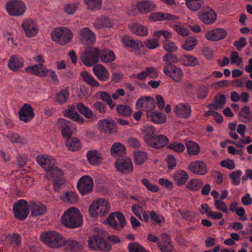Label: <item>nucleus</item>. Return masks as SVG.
Listing matches in <instances>:
<instances>
[{"label": "nucleus", "instance_id": "nucleus-1", "mask_svg": "<svg viewBox=\"0 0 252 252\" xmlns=\"http://www.w3.org/2000/svg\"><path fill=\"white\" fill-rule=\"evenodd\" d=\"M62 222L66 227L74 228L83 223V218L77 208L71 207L68 208L62 217Z\"/></svg>", "mask_w": 252, "mask_h": 252}, {"label": "nucleus", "instance_id": "nucleus-2", "mask_svg": "<svg viewBox=\"0 0 252 252\" xmlns=\"http://www.w3.org/2000/svg\"><path fill=\"white\" fill-rule=\"evenodd\" d=\"M40 239L48 247L52 249H58L64 246V238L56 231L43 232L40 235Z\"/></svg>", "mask_w": 252, "mask_h": 252}, {"label": "nucleus", "instance_id": "nucleus-3", "mask_svg": "<svg viewBox=\"0 0 252 252\" xmlns=\"http://www.w3.org/2000/svg\"><path fill=\"white\" fill-rule=\"evenodd\" d=\"M73 36V34L71 31L66 27L56 28L51 33L52 39L62 46L70 43Z\"/></svg>", "mask_w": 252, "mask_h": 252}, {"label": "nucleus", "instance_id": "nucleus-4", "mask_svg": "<svg viewBox=\"0 0 252 252\" xmlns=\"http://www.w3.org/2000/svg\"><path fill=\"white\" fill-rule=\"evenodd\" d=\"M110 210V205L108 201L102 198L94 200L89 206V213L93 217H103Z\"/></svg>", "mask_w": 252, "mask_h": 252}, {"label": "nucleus", "instance_id": "nucleus-5", "mask_svg": "<svg viewBox=\"0 0 252 252\" xmlns=\"http://www.w3.org/2000/svg\"><path fill=\"white\" fill-rule=\"evenodd\" d=\"M36 160L40 166L48 172L45 177L48 180L53 176V171L56 169H59L56 167V159L52 156L41 154L36 157Z\"/></svg>", "mask_w": 252, "mask_h": 252}, {"label": "nucleus", "instance_id": "nucleus-6", "mask_svg": "<svg viewBox=\"0 0 252 252\" xmlns=\"http://www.w3.org/2000/svg\"><path fill=\"white\" fill-rule=\"evenodd\" d=\"M5 10L11 17H19L26 12L27 6L22 0H8L5 3Z\"/></svg>", "mask_w": 252, "mask_h": 252}, {"label": "nucleus", "instance_id": "nucleus-7", "mask_svg": "<svg viewBox=\"0 0 252 252\" xmlns=\"http://www.w3.org/2000/svg\"><path fill=\"white\" fill-rule=\"evenodd\" d=\"M99 50L94 47H88L82 54L80 58L82 63L87 66H90L99 61Z\"/></svg>", "mask_w": 252, "mask_h": 252}, {"label": "nucleus", "instance_id": "nucleus-8", "mask_svg": "<svg viewBox=\"0 0 252 252\" xmlns=\"http://www.w3.org/2000/svg\"><path fill=\"white\" fill-rule=\"evenodd\" d=\"M89 248L91 250L108 252L111 249V246L101 236H92L88 240Z\"/></svg>", "mask_w": 252, "mask_h": 252}, {"label": "nucleus", "instance_id": "nucleus-9", "mask_svg": "<svg viewBox=\"0 0 252 252\" xmlns=\"http://www.w3.org/2000/svg\"><path fill=\"white\" fill-rule=\"evenodd\" d=\"M26 36L28 37L35 36L39 31L36 22L32 19L24 20L21 25Z\"/></svg>", "mask_w": 252, "mask_h": 252}, {"label": "nucleus", "instance_id": "nucleus-10", "mask_svg": "<svg viewBox=\"0 0 252 252\" xmlns=\"http://www.w3.org/2000/svg\"><path fill=\"white\" fill-rule=\"evenodd\" d=\"M14 216L17 219L23 220L29 213V207L27 202L24 200H20L13 206Z\"/></svg>", "mask_w": 252, "mask_h": 252}, {"label": "nucleus", "instance_id": "nucleus-11", "mask_svg": "<svg viewBox=\"0 0 252 252\" xmlns=\"http://www.w3.org/2000/svg\"><path fill=\"white\" fill-rule=\"evenodd\" d=\"M115 166L117 170L123 174H129L133 170V163L129 158L117 159Z\"/></svg>", "mask_w": 252, "mask_h": 252}, {"label": "nucleus", "instance_id": "nucleus-12", "mask_svg": "<svg viewBox=\"0 0 252 252\" xmlns=\"http://www.w3.org/2000/svg\"><path fill=\"white\" fill-rule=\"evenodd\" d=\"M77 188L82 195L89 193L92 191L93 188L92 179L88 176H83L78 181Z\"/></svg>", "mask_w": 252, "mask_h": 252}, {"label": "nucleus", "instance_id": "nucleus-13", "mask_svg": "<svg viewBox=\"0 0 252 252\" xmlns=\"http://www.w3.org/2000/svg\"><path fill=\"white\" fill-rule=\"evenodd\" d=\"M136 106L138 108H143L147 113L152 112L156 107V101L152 97L145 96L138 99Z\"/></svg>", "mask_w": 252, "mask_h": 252}, {"label": "nucleus", "instance_id": "nucleus-14", "mask_svg": "<svg viewBox=\"0 0 252 252\" xmlns=\"http://www.w3.org/2000/svg\"><path fill=\"white\" fill-rule=\"evenodd\" d=\"M168 142L169 139L166 136L162 134H159L158 135H155L153 136L146 143L148 145L152 148L159 149L166 146Z\"/></svg>", "mask_w": 252, "mask_h": 252}, {"label": "nucleus", "instance_id": "nucleus-15", "mask_svg": "<svg viewBox=\"0 0 252 252\" xmlns=\"http://www.w3.org/2000/svg\"><path fill=\"white\" fill-rule=\"evenodd\" d=\"M78 38L83 44H89L95 41L94 33L89 28H84L78 32Z\"/></svg>", "mask_w": 252, "mask_h": 252}, {"label": "nucleus", "instance_id": "nucleus-16", "mask_svg": "<svg viewBox=\"0 0 252 252\" xmlns=\"http://www.w3.org/2000/svg\"><path fill=\"white\" fill-rule=\"evenodd\" d=\"M227 35L226 31L222 28L215 29L207 31L205 37L211 41H216L224 39Z\"/></svg>", "mask_w": 252, "mask_h": 252}, {"label": "nucleus", "instance_id": "nucleus-17", "mask_svg": "<svg viewBox=\"0 0 252 252\" xmlns=\"http://www.w3.org/2000/svg\"><path fill=\"white\" fill-rule=\"evenodd\" d=\"M174 112L177 117L180 118L187 119L191 115V106L187 103H179L175 107Z\"/></svg>", "mask_w": 252, "mask_h": 252}, {"label": "nucleus", "instance_id": "nucleus-18", "mask_svg": "<svg viewBox=\"0 0 252 252\" xmlns=\"http://www.w3.org/2000/svg\"><path fill=\"white\" fill-rule=\"evenodd\" d=\"M198 17L202 22L208 25L214 23L217 19L216 13L209 7L206 11L199 12Z\"/></svg>", "mask_w": 252, "mask_h": 252}, {"label": "nucleus", "instance_id": "nucleus-19", "mask_svg": "<svg viewBox=\"0 0 252 252\" xmlns=\"http://www.w3.org/2000/svg\"><path fill=\"white\" fill-rule=\"evenodd\" d=\"M34 110L31 105L25 104L20 109L19 115L20 119L25 123L31 120L34 116Z\"/></svg>", "mask_w": 252, "mask_h": 252}, {"label": "nucleus", "instance_id": "nucleus-20", "mask_svg": "<svg viewBox=\"0 0 252 252\" xmlns=\"http://www.w3.org/2000/svg\"><path fill=\"white\" fill-rule=\"evenodd\" d=\"M57 126L61 129L62 135L66 139L71 137L72 131L71 129V123L70 121L64 119H60L57 122Z\"/></svg>", "mask_w": 252, "mask_h": 252}, {"label": "nucleus", "instance_id": "nucleus-21", "mask_svg": "<svg viewBox=\"0 0 252 252\" xmlns=\"http://www.w3.org/2000/svg\"><path fill=\"white\" fill-rule=\"evenodd\" d=\"M157 245L160 250L162 252H172L174 249L171 238L166 234H162L161 240L158 243Z\"/></svg>", "mask_w": 252, "mask_h": 252}, {"label": "nucleus", "instance_id": "nucleus-22", "mask_svg": "<svg viewBox=\"0 0 252 252\" xmlns=\"http://www.w3.org/2000/svg\"><path fill=\"white\" fill-rule=\"evenodd\" d=\"M188 169L191 172L200 175H204L207 172L206 163L199 160L191 162L188 166Z\"/></svg>", "mask_w": 252, "mask_h": 252}, {"label": "nucleus", "instance_id": "nucleus-23", "mask_svg": "<svg viewBox=\"0 0 252 252\" xmlns=\"http://www.w3.org/2000/svg\"><path fill=\"white\" fill-rule=\"evenodd\" d=\"M98 129L107 133H112L116 132V128L113 120L103 119L98 123Z\"/></svg>", "mask_w": 252, "mask_h": 252}, {"label": "nucleus", "instance_id": "nucleus-24", "mask_svg": "<svg viewBox=\"0 0 252 252\" xmlns=\"http://www.w3.org/2000/svg\"><path fill=\"white\" fill-rule=\"evenodd\" d=\"M53 176L50 179H53V186L55 190L59 191L63 186L65 180L63 177V172L60 169H56L53 171Z\"/></svg>", "mask_w": 252, "mask_h": 252}, {"label": "nucleus", "instance_id": "nucleus-25", "mask_svg": "<svg viewBox=\"0 0 252 252\" xmlns=\"http://www.w3.org/2000/svg\"><path fill=\"white\" fill-rule=\"evenodd\" d=\"M23 59L16 55L11 56L8 62L9 68L14 72L20 70L23 68Z\"/></svg>", "mask_w": 252, "mask_h": 252}, {"label": "nucleus", "instance_id": "nucleus-26", "mask_svg": "<svg viewBox=\"0 0 252 252\" xmlns=\"http://www.w3.org/2000/svg\"><path fill=\"white\" fill-rule=\"evenodd\" d=\"M130 32L137 35L146 36L148 34V30L147 27L138 23H133L128 25Z\"/></svg>", "mask_w": 252, "mask_h": 252}, {"label": "nucleus", "instance_id": "nucleus-27", "mask_svg": "<svg viewBox=\"0 0 252 252\" xmlns=\"http://www.w3.org/2000/svg\"><path fill=\"white\" fill-rule=\"evenodd\" d=\"M93 72L96 77L101 81H107L109 77L107 69L100 64L94 65L93 68Z\"/></svg>", "mask_w": 252, "mask_h": 252}, {"label": "nucleus", "instance_id": "nucleus-28", "mask_svg": "<svg viewBox=\"0 0 252 252\" xmlns=\"http://www.w3.org/2000/svg\"><path fill=\"white\" fill-rule=\"evenodd\" d=\"M149 19L154 21H160L164 20L176 21L179 20V17L170 13L156 12L151 14L149 16Z\"/></svg>", "mask_w": 252, "mask_h": 252}, {"label": "nucleus", "instance_id": "nucleus-29", "mask_svg": "<svg viewBox=\"0 0 252 252\" xmlns=\"http://www.w3.org/2000/svg\"><path fill=\"white\" fill-rule=\"evenodd\" d=\"M86 156L89 162L91 165H98L103 160L102 154L96 150L89 151Z\"/></svg>", "mask_w": 252, "mask_h": 252}, {"label": "nucleus", "instance_id": "nucleus-30", "mask_svg": "<svg viewBox=\"0 0 252 252\" xmlns=\"http://www.w3.org/2000/svg\"><path fill=\"white\" fill-rule=\"evenodd\" d=\"M26 72L40 77H44L47 70L43 64L29 66L25 68Z\"/></svg>", "mask_w": 252, "mask_h": 252}, {"label": "nucleus", "instance_id": "nucleus-31", "mask_svg": "<svg viewBox=\"0 0 252 252\" xmlns=\"http://www.w3.org/2000/svg\"><path fill=\"white\" fill-rule=\"evenodd\" d=\"M29 207L31 209V216L34 217L41 216L47 211V208L44 205L34 201L30 202Z\"/></svg>", "mask_w": 252, "mask_h": 252}, {"label": "nucleus", "instance_id": "nucleus-32", "mask_svg": "<svg viewBox=\"0 0 252 252\" xmlns=\"http://www.w3.org/2000/svg\"><path fill=\"white\" fill-rule=\"evenodd\" d=\"M134 78H136L139 80H142L146 78L148 76H150L152 78H156L158 76L157 71L154 67H148L146 69L137 73L133 75Z\"/></svg>", "mask_w": 252, "mask_h": 252}, {"label": "nucleus", "instance_id": "nucleus-33", "mask_svg": "<svg viewBox=\"0 0 252 252\" xmlns=\"http://www.w3.org/2000/svg\"><path fill=\"white\" fill-rule=\"evenodd\" d=\"M137 8L140 13L146 14L155 10L156 8V5L151 1L145 0L138 2Z\"/></svg>", "mask_w": 252, "mask_h": 252}, {"label": "nucleus", "instance_id": "nucleus-34", "mask_svg": "<svg viewBox=\"0 0 252 252\" xmlns=\"http://www.w3.org/2000/svg\"><path fill=\"white\" fill-rule=\"evenodd\" d=\"M186 6L191 11L196 12L205 7L204 0H185Z\"/></svg>", "mask_w": 252, "mask_h": 252}, {"label": "nucleus", "instance_id": "nucleus-35", "mask_svg": "<svg viewBox=\"0 0 252 252\" xmlns=\"http://www.w3.org/2000/svg\"><path fill=\"white\" fill-rule=\"evenodd\" d=\"M110 153L115 158L122 157L126 153L125 147L119 142L114 143L111 147Z\"/></svg>", "mask_w": 252, "mask_h": 252}, {"label": "nucleus", "instance_id": "nucleus-36", "mask_svg": "<svg viewBox=\"0 0 252 252\" xmlns=\"http://www.w3.org/2000/svg\"><path fill=\"white\" fill-rule=\"evenodd\" d=\"M147 117L152 122L161 124L166 122V116L162 113L149 112L147 113Z\"/></svg>", "mask_w": 252, "mask_h": 252}, {"label": "nucleus", "instance_id": "nucleus-37", "mask_svg": "<svg viewBox=\"0 0 252 252\" xmlns=\"http://www.w3.org/2000/svg\"><path fill=\"white\" fill-rule=\"evenodd\" d=\"M123 41L126 46L136 50H140L141 48L143 47V44L141 40H134L130 36H124Z\"/></svg>", "mask_w": 252, "mask_h": 252}, {"label": "nucleus", "instance_id": "nucleus-38", "mask_svg": "<svg viewBox=\"0 0 252 252\" xmlns=\"http://www.w3.org/2000/svg\"><path fill=\"white\" fill-rule=\"evenodd\" d=\"M65 143L68 149L72 152L78 151L81 147L80 141L76 137L71 136L66 139Z\"/></svg>", "mask_w": 252, "mask_h": 252}, {"label": "nucleus", "instance_id": "nucleus-39", "mask_svg": "<svg viewBox=\"0 0 252 252\" xmlns=\"http://www.w3.org/2000/svg\"><path fill=\"white\" fill-rule=\"evenodd\" d=\"M179 62L185 66H195L198 61L196 57L189 55H183L181 57Z\"/></svg>", "mask_w": 252, "mask_h": 252}, {"label": "nucleus", "instance_id": "nucleus-40", "mask_svg": "<svg viewBox=\"0 0 252 252\" xmlns=\"http://www.w3.org/2000/svg\"><path fill=\"white\" fill-rule=\"evenodd\" d=\"M94 26L97 29L104 27L109 28L113 25L112 20L107 17H101L95 19L94 23Z\"/></svg>", "mask_w": 252, "mask_h": 252}, {"label": "nucleus", "instance_id": "nucleus-41", "mask_svg": "<svg viewBox=\"0 0 252 252\" xmlns=\"http://www.w3.org/2000/svg\"><path fill=\"white\" fill-rule=\"evenodd\" d=\"M226 102L225 96L223 94H217L215 98V102L208 105V107L216 110L222 108Z\"/></svg>", "mask_w": 252, "mask_h": 252}, {"label": "nucleus", "instance_id": "nucleus-42", "mask_svg": "<svg viewBox=\"0 0 252 252\" xmlns=\"http://www.w3.org/2000/svg\"><path fill=\"white\" fill-rule=\"evenodd\" d=\"M174 178L178 186L184 185L187 181L189 176L187 173L184 170H178L174 174Z\"/></svg>", "mask_w": 252, "mask_h": 252}, {"label": "nucleus", "instance_id": "nucleus-43", "mask_svg": "<svg viewBox=\"0 0 252 252\" xmlns=\"http://www.w3.org/2000/svg\"><path fill=\"white\" fill-rule=\"evenodd\" d=\"M61 199L64 202L73 204L78 200L77 195L73 191H66L61 196Z\"/></svg>", "mask_w": 252, "mask_h": 252}, {"label": "nucleus", "instance_id": "nucleus-44", "mask_svg": "<svg viewBox=\"0 0 252 252\" xmlns=\"http://www.w3.org/2000/svg\"><path fill=\"white\" fill-rule=\"evenodd\" d=\"M81 76L83 80L91 86L94 87L99 86V83L87 71H82L81 73Z\"/></svg>", "mask_w": 252, "mask_h": 252}, {"label": "nucleus", "instance_id": "nucleus-45", "mask_svg": "<svg viewBox=\"0 0 252 252\" xmlns=\"http://www.w3.org/2000/svg\"><path fill=\"white\" fill-rule=\"evenodd\" d=\"M197 40L195 37L190 36L186 39L182 47L185 50L192 51L197 44Z\"/></svg>", "mask_w": 252, "mask_h": 252}, {"label": "nucleus", "instance_id": "nucleus-46", "mask_svg": "<svg viewBox=\"0 0 252 252\" xmlns=\"http://www.w3.org/2000/svg\"><path fill=\"white\" fill-rule=\"evenodd\" d=\"M99 58L104 63L113 62L115 58V55L112 51L109 49H104L100 52Z\"/></svg>", "mask_w": 252, "mask_h": 252}, {"label": "nucleus", "instance_id": "nucleus-47", "mask_svg": "<svg viewBox=\"0 0 252 252\" xmlns=\"http://www.w3.org/2000/svg\"><path fill=\"white\" fill-rule=\"evenodd\" d=\"M148 159V154L142 151H137L134 153V161L136 165H141Z\"/></svg>", "mask_w": 252, "mask_h": 252}, {"label": "nucleus", "instance_id": "nucleus-48", "mask_svg": "<svg viewBox=\"0 0 252 252\" xmlns=\"http://www.w3.org/2000/svg\"><path fill=\"white\" fill-rule=\"evenodd\" d=\"M116 110L118 114L124 117L130 116L132 113V109L127 105L119 104L116 106Z\"/></svg>", "mask_w": 252, "mask_h": 252}, {"label": "nucleus", "instance_id": "nucleus-49", "mask_svg": "<svg viewBox=\"0 0 252 252\" xmlns=\"http://www.w3.org/2000/svg\"><path fill=\"white\" fill-rule=\"evenodd\" d=\"M97 95H99L100 98L106 102L111 109H113L115 106V104L113 102L110 94L105 91H99L97 93Z\"/></svg>", "mask_w": 252, "mask_h": 252}, {"label": "nucleus", "instance_id": "nucleus-50", "mask_svg": "<svg viewBox=\"0 0 252 252\" xmlns=\"http://www.w3.org/2000/svg\"><path fill=\"white\" fill-rule=\"evenodd\" d=\"M203 185V182L197 179L190 180L186 185L188 189L191 191L199 190Z\"/></svg>", "mask_w": 252, "mask_h": 252}, {"label": "nucleus", "instance_id": "nucleus-51", "mask_svg": "<svg viewBox=\"0 0 252 252\" xmlns=\"http://www.w3.org/2000/svg\"><path fill=\"white\" fill-rule=\"evenodd\" d=\"M141 131L144 134V140L146 143L155 135V129L152 126H145L141 128Z\"/></svg>", "mask_w": 252, "mask_h": 252}, {"label": "nucleus", "instance_id": "nucleus-52", "mask_svg": "<svg viewBox=\"0 0 252 252\" xmlns=\"http://www.w3.org/2000/svg\"><path fill=\"white\" fill-rule=\"evenodd\" d=\"M188 153L189 155H197L199 152L198 145L193 141H189L186 143Z\"/></svg>", "mask_w": 252, "mask_h": 252}, {"label": "nucleus", "instance_id": "nucleus-53", "mask_svg": "<svg viewBox=\"0 0 252 252\" xmlns=\"http://www.w3.org/2000/svg\"><path fill=\"white\" fill-rule=\"evenodd\" d=\"M87 8L91 10L99 9L102 5V0H83Z\"/></svg>", "mask_w": 252, "mask_h": 252}, {"label": "nucleus", "instance_id": "nucleus-54", "mask_svg": "<svg viewBox=\"0 0 252 252\" xmlns=\"http://www.w3.org/2000/svg\"><path fill=\"white\" fill-rule=\"evenodd\" d=\"M78 111L88 119L93 118V114L92 110L82 103H79L77 105Z\"/></svg>", "mask_w": 252, "mask_h": 252}, {"label": "nucleus", "instance_id": "nucleus-55", "mask_svg": "<svg viewBox=\"0 0 252 252\" xmlns=\"http://www.w3.org/2000/svg\"><path fill=\"white\" fill-rule=\"evenodd\" d=\"M65 115L72 120L78 122L80 124H83L84 122V119L77 112L68 109L66 111Z\"/></svg>", "mask_w": 252, "mask_h": 252}, {"label": "nucleus", "instance_id": "nucleus-56", "mask_svg": "<svg viewBox=\"0 0 252 252\" xmlns=\"http://www.w3.org/2000/svg\"><path fill=\"white\" fill-rule=\"evenodd\" d=\"M64 246L66 247V249L71 251H78L80 249V245L79 242L77 241L68 239L65 240L64 242Z\"/></svg>", "mask_w": 252, "mask_h": 252}, {"label": "nucleus", "instance_id": "nucleus-57", "mask_svg": "<svg viewBox=\"0 0 252 252\" xmlns=\"http://www.w3.org/2000/svg\"><path fill=\"white\" fill-rule=\"evenodd\" d=\"M163 47L164 49L168 53L176 52L178 50V47L175 43L168 39H165L163 41Z\"/></svg>", "mask_w": 252, "mask_h": 252}, {"label": "nucleus", "instance_id": "nucleus-58", "mask_svg": "<svg viewBox=\"0 0 252 252\" xmlns=\"http://www.w3.org/2000/svg\"><path fill=\"white\" fill-rule=\"evenodd\" d=\"M69 97V93L66 90H62L56 95L57 101L60 104H63L66 102Z\"/></svg>", "mask_w": 252, "mask_h": 252}, {"label": "nucleus", "instance_id": "nucleus-59", "mask_svg": "<svg viewBox=\"0 0 252 252\" xmlns=\"http://www.w3.org/2000/svg\"><path fill=\"white\" fill-rule=\"evenodd\" d=\"M242 174V172L240 170H237L229 174V177L234 185L238 186L240 184V177Z\"/></svg>", "mask_w": 252, "mask_h": 252}, {"label": "nucleus", "instance_id": "nucleus-60", "mask_svg": "<svg viewBox=\"0 0 252 252\" xmlns=\"http://www.w3.org/2000/svg\"><path fill=\"white\" fill-rule=\"evenodd\" d=\"M6 239L16 247H19L21 243L20 236L17 234H9L6 237Z\"/></svg>", "mask_w": 252, "mask_h": 252}, {"label": "nucleus", "instance_id": "nucleus-61", "mask_svg": "<svg viewBox=\"0 0 252 252\" xmlns=\"http://www.w3.org/2000/svg\"><path fill=\"white\" fill-rule=\"evenodd\" d=\"M173 29L180 35L183 36H188L189 31L186 29L181 23L174 24L172 26Z\"/></svg>", "mask_w": 252, "mask_h": 252}, {"label": "nucleus", "instance_id": "nucleus-62", "mask_svg": "<svg viewBox=\"0 0 252 252\" xmlns=\"http://www.w3.org/2000/svg\"><path fill=\"white\" fill-rule=\"evenodd\" d=\"M167 148L177 153H182L185 151V147L184 144L180 142H174L171 143Z\"/></svg>", "mask_w": 252, "mask_h": 252}, {"label": "nucleus", "instance_id": "nucleus-63", "mask_svg": "<svg viewBox=\"0 0 252 252\" xmlns=\"http://www.w3.org/2000/svg\"><path fill=\"white\" fill-rule=\"evenodd\" d=\"M127 248L129 252H148L144 247L136 242L129 243Z\"/></svg>", "mask_w": 252, "mask_h": 252}, {"label": "nucleus", "instance_id": "nucleus-64", "mask_svg": "<svg viewBox=\"0 0 252 252\" xmlns=\"http://www.w3.org/2000/svg\"><path fill=\"white\" fill-rule=\"evenodd\" d=\"M183 75L182 70L180 68L175 67L173 70L170 77L172 78L176 82H179L181 80Z\"/></svg>", "mask_w": 252, "mask_h": 252}]
</instances>
